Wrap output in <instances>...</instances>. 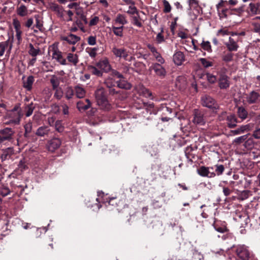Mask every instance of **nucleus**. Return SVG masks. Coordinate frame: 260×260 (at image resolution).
Masks as SVG:
<instances>
[{
    "label": "nucleus",
    "instance_id": "obj_1",
    "mask_svg": "<svg viewBox=\"0 0 260 260\" xmlns=\"http://www.w3.org/2000/svg\"><path fill=\"white\" fill-rule=\"evenodd\" d=\"M23 116V112L19 106H16L11 111H8L5 116V123L8 125H18Z\"/></svg>",
    "mask_w": 260,
    "mask_h": 260
},
{
    "label": "nucleus",
    "instance_id": "obj_2",
    "mask_svg": "<svg viewBox=\"0 0 260 260\" xmlns=\"http://www.w3.org/2000/svg\"><path fill=\"white\" fill-rule=\"evenodd\" d=\"M95 95L97 104L101 109L105 110H109L110 109L111 106L107 99L103 88L98 89L95 91Z\"/></svg>",
    "mask_w": 260,
    "mask_h": 260
},
{
    "label": "nucleus",
    "instance_id": "obj_3",
    "mask_svg": "<svg viewBox=\"0 0 260 260\" xmlns=\"http://www.w3.org/2000/svg\"><path fill=\"white\" fill-rule=\"evenodd\" d=\"M113 76L117 77L116 83L117 86L120 88L129 89L131 84L125 80L123 75L116 70H113Z\"/></svg>",
    "mask_w": 260,
    "mask_h": 260
},
{
    "label": "nucleus",
    "instance_id": "obj_4",
    "mask_svg": "<svg viewBox=\"0 0 260 260\" xmlns=\"http://www.w3.org/2000/svg\"><path fill=\"white\" fill-rule=\"evenodd\" d=\"M117 78L113 76V71L111 74L105 80L104 83L109 88V92L112 94H114L117 92L113 87L115 86Z\"/></svg>",
    "mask_w": 260,
    "mask_h": 260
},
{
    "label": "nucleus",
    "instance_id": "obj_5",
    "mask_svg": "<svg viewBox=\"0 0 260 260\" xmlns=\"http://www.w3.org/2000/svg\"><path fill=\"white\" fill-rule=\"evenodd\" d=\"M52 59L62 65L67 64L66 59L63 57L62 52L56 46H52Z\"/></svg>",
    "mask_w": 260,
    "mask_h": 260
},
{
    "label": "nucleus",
    "instance_id": "obj_6",
    "mask_svg": "<svg viewBox=\"0 0 260 260\" xmlns=\"http://www.w3.org/2000/svg\"><path fill=\"white\" fill-rule=\"evenodd\" d=\"M237 255L242 260H248L250 257V252L245 245H239L236 249Z\"/></svg>",
    "mask_w": 260,
    "mask_h": 260
},
{
    "label": "nucleus",
    "instance_id": "obj_7",
    "mask_svg": "<svg viewBox=\"0 0 260 260\" xmlns=\"http://www.w3.org/2000/svg\"><path fill=\"white\" fill-rule=\"evenodd\" d=\"M112 52L116 57L126 59L128 52L124 48H118L114 46L112 49Z\"/></svg>",
    "mask_w": 260,
    "mask_h": 260
},
{
    "label": "nucleus",
    "instance_id": "obj_8",
    "mask_svg": "<svg viewBox=\"0 0 260 260\" xmlns=\"http://www.w3.org/2000/svg\"><path fill=\"white\" fill-rule=\"evenodd\" d=\"M202 105L209 108H216L217 104L214 99L210 96L204 95L202 98Z\"/></svg>",
    "mask_w": 260,
    "mask_h": 260
},
{
    "label": "nucleus",
    "instance_id": "obj_9",
    "mask_svg": "<svg viewBox=\"0 0 260 260\" xmlns=\"http://www.w3.org/2000/svg\"><path fill=\"white\" fill-rule=\"evenodd\" d=\"M150 69L154 71L156 75L160 77H164L166 75V71L165 69L161 66L160 63H153L151 66Z\"/></svg>",
    "mask_w": 260,
    "mask_h": 260
},
{
    "label": "nucleus",
    "instance_id": "obj_10",
    "mask_svg": "<svg viewBox=\"0 0 260 260\" xmlns=\"http://www.w3.org/2000/svg\"><path fill=\"white\" fill-rule=\"evenodd\" d=\"M210 169L213 170V168H208L204 166L200 167L198 169V173L202 177L212 178L215 176L216 174L214 172H210Z\"/></svg>",
    "mask_w": 260,
    "mask_h": 260
},
{
    "label": "nucleus",
    "instance_id": "obj_11",
    "mask_svg": "<svg viewBox=\"0 0 260 260\" xmlns=\"http://www.w3.org/2000/svg\"><path fill=\"white\" fill-rule=\"evenodd\" d=\"M194 117L192 122L195 124L203 125L205 123V120L203 117V114L199 111L198 110L195 109L194 111Z\"/></svg>",
    "mask_w": 260,
    "mask_h": 260
},
{
    "label": "nucleus",
    "instance_id": "obj_12",
    "mask_svg": "<svg viewBox=\"0 0 260 260\" xmlns=\"http://www.w3.org/2000/svg\"><path fill=\"white\" fill-rule=\"evenodd\" d=\"M218 85L220 89H226L230 86L229 77L225 74L220 75Z\"/></svg>",
    "mask_w": 260,
    "mask_h": 260
},
{
    "label": "nucleus",
    "instance_id": "obj_13",
    "mask_svg": "<svg viewBox=\"0 0 260 260\" xmlns=\"http://www.w3.org/2000/svg\"><path fill=\"white\" fill-rule=\"evenodd\" d=\"M96 67L100 69L101 71L105 72H108L111 70V65L107 58H104L99 61L96 64Z\"/></svg>",
    "mask_w": 260,
    "mask_h": 260
},
{
    "label": "nucleus",
    "instance_id": "obj_14",
    "mask_svg": "<svg viewBox=\"0 0 260 260\" xmlns=\"http://www.w3.org/2000/svg\"><path fill=\"white\" fill-rule=\"evenodd\" d=\"M61 40L66 41L70 44L74 45L80 41V38L76 35L70 34L67 36H61Z\"/></svg>",
    "mask_w": 260,
    "mask_h": 260
},
{
    "label": "nucleus",
    "instance_id": "obj_15",
    "mask_svg": "<svg viewBox=\"0 0 260 260\" xmlns=\"http://www.w3.org/2000/svg\"><path fill=\"white\" fill-rule=\"evenodd\" d=\"M61 145V141L59 139L54 138L51 140L47 145V148L49 151L53 152L58 148Z\"/></svg>",
    "mask_w": 260,
    "mask_h": 260
},
{
    "label": "nucleus",
    "instance_id": "obj_16",
    "mask_svg": "<svg viewBox=\"0 0 260 260\" xmlns=\"http://www.w3.org/2000/svg\"><path fill=\"white\" fill-rule=\"evenodd\" d=\"M50 8L51 10L56 13L57 16L62 19H65V11L63 8L56 4H52Z\"/></svg>",
    "mask_w": 260,
    "mask_h": 260
},
{
    "label": "nucleus",
    "instance_id": "obj_17",
    "mask_svg": "<svg viewBox=\"0 0 260 260\" xmlns=\"http://www.w3.org/2000/svg\"><path fill=\"white\" fill-rule=\"evenodd\" d=\"M91 106V103L88 99H86L84 101H79L77 103V108L79 111H85L89 109Z\"/></svg>",
    "mask_w": 260,
    "mask_h": 260
},
{
    "label": "nucleus",
    "instance_id": "obj_18",
    "mask_svg": "<svg viewBox=\"0 0 260 260\" xmlns=\"http://www.w3.org/2000/svg\"><path fill=\"white\" fill-rule=\"evenodd\" d=\"M260 95L258 93L255 91H251L246 97V101L249 104L256 103L259 98Z\"/></svg>",
    "mask_w": 260,
    "mask_h": 260
},
{
    "label": "nucleus",
    "instance_id": "obj_19",
    "mask_svg": "<svg viewBox=\"0 0 260 260\" xmlns=\"http://www.w3.org/2000/svg\"><path fill=\"white\" fill-rule=\"evenodd\" d=\"M184 59V55L181 51L176 52L173 55L174 62L177 66L181 65Z\"/></svg>",
    "mask_w": 260,
    "mask_h": 260
},
{
    "label": "nucleus",
    "instance_id": "obj_20",
    "mask_svg": "<svg viewBox=\"0 0 260 260\" xmlns=\"http://www.w3.org/2000/svg\"><path fill=\"white\" fill-rule=\"evenodd\" d=\"M136 90L140 95L146 98L150 97L152 95L151 92L142 85H138L136 87Z\"/></svg>",
    "mask_w": 260,
    "mask_h": 260
},
{
    "label": "nucleus",
    "instance_id": "obj_21",
    "mask_svg": "<svg viewBox=\"0 0 260 260\" xmlns=\"http://www.w3.org/2000/svg\"><path fill=\"white\" fill-rule=\"evenodd\" d=\"M250 126L249 124L243 125L235 130L231 131V134L234 136L238 135L246 132H248L250 131Z\"/></svg>",
    "mask_w": 260,
    "mask_h": 260
},
{
    "label": "nucleus",
    "instance_id": "obj_22",
    "mask_svg": "<svg viewBox=\"0 0 260 260\" xmlns=\"http://www.w3.org/2000/svg\"><path fill=\"white\" fill-rule=\"evenodd\" d=\"M74 93L76 96L79 99H82L85 97L86 91L84 88L80 85H76L74 88Z\"/></svg>",
    "mask_w": 260,
    "mask_h": 260
},
{
    "label": "nucleus",
    "instance_id": "obj_23",
    "mask_svg": "<svg viewBox=\"0 0 260 260\" xmlns=\"http://www.w3.org/2000/svg\"><path fill=\"white\" fill-rule=\"evenodd\" d=\"M225 45L230 51H236L238 48L237 42L231 37L229 38V42L225 44Z\"/></svg>",
    "mask_w": 260,
    "mask_h": 260
},
{
    "label": "nucleus",
    "instance_id": "obj_24",
    "mask_svg": "<svg viewBox=\"0 0 260 260\" xmlns=\"http://www.w3.org/2000/svg\"><path fill=\"white\" fill-rule=\"evenodd\" d=\"M50 131L49 127L47 126H40L36 132V135L40 137H44L48 134Z\"/></svg>",
    "mask_w": 260,
    "mask_h": 260
},
{
    "label": "nucleus",
    "instance_id": "obj_25",
    "mask_svg": "<svg viewBox=\"0 0 260 260\" xmlns=\"http://www.w3.org/2000/svg\"><path fill=\"white\" fill-rule=\"evenodd\" d=\"M115 24H121V26L127 23V20L126 19V17L124 15L118 14L114 20Z\"/></svg>",
    "mask_w": 260,
    "mask_h": 260
},
{
    "label": "nucleus",
    "instance_id": "obj_26",
    "mask_svg": "<svg viewBox=\"0 0 260 260\" xmlns=\"http://www.w3.org/2000/svg\"><path fill=\"white\" fill-rule=\"evenodd\" d=\"M67 59L71 64L76 66L79 62L78 56L76 54L69 53L67 56Z\"/></svg>",
    "mask_w": 260,
    "mask_h": 260
},
{
    "label": "nucleus",
    "instance_id": "obj_27",
    "mask_svg": "<svg viewBox=\"0 0 260 260\" xmlns=\"http://www.w3.org/2000/svg\"><path fill=\"white\" fill-rule=\"evenodd\" d=\"M14 133V132L12 128L8 127L2 129L0 131V134L3 135L4 137H6V139H8L9 140L12 139V137Z\"/></svg>",
    "mask_w": 260,
    "mask_h": 260
},
{
    "label": "nucleus",
    "instance_id": "obj_28",
    "mask_svg": "<svg viewBox=\"0 0 260 260\" xmlns=\"http://www.w3.org/2000/svg\"><path fill=\"white\" fill-rule=\"evenodd\" d=\"M34 82V77L32 76H29L25 80L23 81V87L27 90H30L31 89Z\"/></svg>",
    "mask_w": 260,
    "mask_h": 260
},
{
    "label": "nucleus",
    "instance_id": "obj_29",
    "mask_svg": "<svg viewBox=\"0 0 260 260\" xmlns=\"http://www.w3.org/2000/svg\"><path fill=\"white\" fill-rule=\"evenodd\" d=\"M228 125L231 127H234L236 125L237 119L236 116L233 114H230L227 116Z\"/></svg>",
    "mask_w": 260,
    "mask_h": 260
},
{
    "label": "nucleus",
    "instance_id": "obj_30",
    "mask_svg": "<svg viewBox=\"0 0 260 260\" xmlns=\"http://www.w3.org/2000/svg\"><path fill=\"white\" fill-rule=\"evenodd\" d=\"M60 78L55 75H52L50 79V82L52 84L53 89L59 88Z\"/></svg>",
    "mask_w": 260,
    "mask_h": 260
},
{
    "label": "nucleus",
    "instance_id": "obj_31",
    "mask_svg": "<svg viewBox=\"0 0 260 260\" xmlns=\"http://www.w3.org/2000/svg\"><path fill=\"white\" fill-rule=\"evenodd\" d=\"M13 153V149L12 148L9 147L3 150L1 155V159L2 161L6 160L8 156H10Z\"/></svg>",
    "mask_w": 260,
    "mask_h": 260
},
{
    "label": "nucleus",
    "instance_id": "obj_32",
    "mask_svg": "<svg viewBox=\"0 0 260 260\" xmlns=\"http://www.w3.org/2000/svg\"><path fill=\"white\" fill-rule=\"evenodd\" d=\"M17 13L21 17H24L28 14L27 8L23 5H21L17 9Z\"/></svg>",
    "mask_w": 260,
    "mask_h": 260
},
{
    "label": "nucleus",
    "instance_id": "obj_33",
    "mask_svg": "<svg viewBox=\"0 0 260 260\" xmlns=\"http://www.w3.org/2000/svg\"><path fill=\"white\" fill-rule=\"evenodd\" d=\"M123 26H121L119 27L112 26V29L115 35L118 37H122L123 36Z\"/></svg>",
    "mask_w": 260,
    "mask_h": 260
},
{
    "label": "nucleus",
    "instance_id": "obj_34",
    "mask_svg": "<svg viewBox=\"0 0 260 260\" xmlns=\"http://www.w3.org/2000/svg\"><path fill=\"white\" fill-rule=\"evenodd\" d=\"M255 144V142L252 137L247 138V139L245 140L244 143V147L247 149H252L254 147Z\"/></svg>",
    "mask_w": 260,
    "mask_h": 260
},
{
    "label": "nucleus",
    "instance_id": "obj_35",
    "mask_svg": "<svg viewBox=\"0 0 260 260\" xmlns=\"http://www.w3.org/2000/svg\"><path fill=\"white\" fill-rule=\"evenodd\" d=\"M238 114L240 118L244 120L247 118L248 113L244 108L243 107H240L238 109Z\"/></svg>",
    "mask_w": 260,
    "mask_h": 260
},
{
    "label": "nucleus",
    "instance_id": "obj_36",
    "mask_svg": "<svg viewBox=\"0 0 260 260\" xmlns=\"http://www.w3.org/2000/svg\"><path fill=\"white\" fill-rule=\"evenodd\" d=\"M40 50L38 47L37 48H35L31 44H29V50L28 51L29 54L33 57H36L37 55L39 54Z\"/></svg>",
    "mask_w": 260,
    "mask_h": 260
},
{
    "label": "nucleus",
    "instance_id": "obj_37",
    "mask_svg": "<svg viewBox=\"0 0 260 260\" xmlns=\"http://www.w3.org/2000/svg\"><path fill=\"white\" fill-rule=\"evenodd\" d=\"M99 68L94 66H90L89 68L90 72L98 77H102L103 76V72L98 69Z\"/></svg>",
    "mask_w": 260,
    "mask_h": 260
},
{
    "label": "nucleus",
    "instance_id": "obj_38",
    "mask_svg": "<svg viewBox=\"0 0 260 260\" xmlns=\"http://www.w3.org/2000/svg\"><path fill=\"white\" fill-rule=\"evenodd\" d=\"M249 8L251 12L253 14H256L258 13V11L260 10V3H257L254 4L250 3L249 4Z\"/></svg>",
    "mask_w": 260,
    "mask_h": 260
},
{
    "label": "nucleus",
    "instance_id": "obj_39",
    "mask_svg": "<svg viewBox=\"0 0 260 260\" xmlns=\"http://www.w3.org/2000/svg\"><path fill=\"white\" fill-rule=\"evenodd\" d=\"M249 135V134H246L235 138L233 141V143H235L236 144H240L244 142H245Z\"/></svg>",
    "mask_w": 260,
    "mask_h": 260
},
{
    "label": "nucleus",
    "instance_id": "obj_40",
    "mask_svg": "<svg viewBox=\"0 0 260 260\" xmlns=\"http://www.w3.org/2000/svg\"><path fill=\"white\" fill-rule=\"evenodd\" d=\"M133 23L135 25L139 27H141L142 26L140 13H137V16L133 17Z\"/></svg>",
    "mask_w": 260,
    "mask_h": 260
},
{
    "label": "nucleus",
    "instance_id": "obj_41",
    "mask_svg": "<svg viewBox=\"0 0 260 260\" xmlns=\"http://www.w3.org/2000/svg\"><path fill=\"white\" fill-rule=\"evenodd\" d=\"M10 193V190L7 186L2 185L0 187V194L3 197H6Z\"/></svg>",
    "mask_w": 260,
    "mask_h": 260
},
{
    "label": "nucleus",
    "instance_id": "obj_42",
    "mask_svg": "<svg viewBox=\"0 0 260 260\" xmlns=\"http://www.w3.org/2000/svg\"><path fill=\"white\" fill-rule=\"evenodd\" d=\"M74 89L72 88L71 87H68L65 92V96L68 100L71 99L74 95Z\"/></svg>",
    "mask_w": 260,
    "mask_h": 260
},
{
    "label": "nucleus",
    "instance_id": "obj_43",
    "mask_svg": "<svg viewBox=\"0 0 260 260\" xmlns=\"http://www.w3.org/2000/svg\"><path fill=\"white\" fill-rule=\"evenodd\" d=\"M199 60L201 62L202 65L205 68H207L213 66V62L208 60L206 58H200Z\"/></svg>",
    "mask_w": 260,
    "mask_h": 260
},
{
    "label": "nucleus",
    "instance_id": "obj_44",
    "mask_svg": "<svg viewBox=\"0 0 260 260\" xmlns=\"http://www.w3.org/2000/svg\"><path fill=\"white\" fill-rule=\"evenodd\" d=\"M207 81L211 84L214 83L217 81L216 77L213 74L208 73L206 74Z\"/></svg>",
    "mask_w": 260,
    "mask_h": 260
},
{
    "label": "nucleus",
    "instance_id": "obj_45",
    "mask_svg": "<svg viewBox=\"0 0 260 260\" xmlns=\"http://www.w3.org/2000/svg\"><path fill=\"white\" fill-rule=\"evenodd\" d=\"M34 110V106H33V104L32 103L28 105L26 108V116L29 117L32 114Z\"/></svg>",
    "mask_w": 260,
    "mask_h": 260
},
{
    "label": "nucleus",
    "instance_id": "obj_46",
    "mask_svg": "<svg viewBox=\"0 0 260 260\" xmlns=\"http://www.w3.org/2000/svg\"><path fill=\"white\" fill-rule=\"evenodd\" d=\"M201 46L205 50L208 52H210L212 51L210 43L209 41H203L201 43Z\"/></svg>",
    "mask_w": 260,
    "mask_h": 260
},
{
    "label": "nucleus",
    "instance_id": "obj_47",
    "mask_svg": "<svg viewBox=\"0 0 260 260\" xmlns=\"http://www.w3.org/2000/svg\"><path fill=\"white\" fill-rule=\"evenodd\" d=\"M24 127L25 129L24 135L26 137L27 135L29 134L31 132L32 127V123L29 121L24 125Z\"/></svg>",
    "mask_w": 260,
    "mask_h": 260
},
{
    "label": "nucleus",
    "instance_id": "obj_48",
    "mask_svg": "<svg viewBox=\"0 0 260 260\" xmlns=\"http://www.w3.org/2000/svg\"><path fill=\"white\" fill-rule=\"evenodd\" d=\"M128 10H127V13L130 14H134L135 13H138L137 8L135 6V3L133 2L130 5L128 6Z\"/></svg>",
    "mask_w": 260,
    "mask_h": 260
},
{
    "label": "nucleus",
    "instance_id": "obj_49",
    "mask_svg": "<svg viewBox=\"0 0 260 260\" xmlns=\"http://www.w3.org/2000/svg\"><path fill=\"white\" fill-rule=\"evenodd\" d=\"M163 31L162 28L161 30V32H158L156 37V41L158 44H160L165 41L164 37L162 34Z\"/></svg>",
    "mask_w": 260,
    "mask_h": 260
},
{
    "label": "nucleus",
    "instance_id": "obj_50",
    "mask_svg": "<svg viewBox=\"0 0 260 260\" xmlns=\"http://www.w3.org/2000/svg\"><path fill=\"white\" fill-rule=\"evenodd\" d=\"M233 55L231 53H227L222 56V60L225 62H230L233 60Z\"/></svg>",
    "mask_w": 260,
    "mask_h": 260
},
{
    "label": "nucleus",
    "instance_id": "obj_51",
    "mask_svg": "<svg viewBox=\"0 0 260 260\" xmlns=\"http://www.w3.org/2000/svg\"><path fill=\"white\" fill-rule=\"evenodd\" d=\"M13 25L15 31L21 30V25L20 22L17 19H13Z\"/></svg>",
    "mask_w": 260,
    "mask_h": 260
},
{
    "label": "nucleus",
    "instance_id": "obj_52",
    "mask_svg": "<svg viewBox=\"0 0 260 260\" xmlns=\"http://www.w3.org/2000/svg\"><path fill=\"white\" fill-rule=\"evenodd\" d=\"M218 14V16L220 19L226 18L227 16L228 10L226 9H222L217 10Z\"/></svg>",
    "mask_w": 260,
    "mask_h": 260
},
{
    "label": "nucleus",
    "instance_id": "obj_53",
    "mask_svg": "<svg viewBox=\"0 0 260 260\" xmlns=\"http://www.w3.org/2000/svg\"><path fill=\"white\" fill-rule=\"evenodd\" d=\"M55 129L58 132H62L63 131L64 127L62 124L61 121L57 120L55 124Z\"/></svg>",
    "mask_w": 260,
    "mask_h": 260
},
{
    "label": "nucleus",
    "instance_id": "obj_54",
    "mask_svg": "<svg viewBox=\"0 0 260 260\" xmlns=\"http://www.w3.org/2000/svg\"><path fill=\"white\" fill-rule=\"evenodd\" d=\"M53 89L55 90V92L54 95V97H55L58 100L60 99L63 95L62 89L60 87Z\"/></svg>",
    "mask_w": 260,
    "mask_h": 260
},
{
    "label": "nucleus",
    "instance_id": "obj_55",
    "mask_svg": "<svg viewBox=\"0 0 260 260\" xmlns=\"http://www.w3.org/2000/svg\"><path fill=\"white\" fill-rule=\"evenodd\" d=\"M153 56L155 58L156 61L159 62L158 63L163 64L165 63V59L159 52H157L156 54H154Z\"/></svg>",
    "mask_w": 260,
    "mask_h": 260
},
{
    "label": "nucleus",
    "instance_id": "obj_56",
    "mask_svg": "<svg viewBox=\"0 0 260 260\" xmlns=\"http://www.w3.org/2000/svg\"><path fill=\"white\" fill-rule=\"evenodd\" d=\"M215 167H216L215 172H216L217 175L218 176L221 175L223 173V172L224 170V166L222 165H216Z\"/></svg>",
    "mask_w": 260,
    "mask_h": 260
},
{
    "label": "nucleus",
    "instance_id": "obj_57",
    "mask_svg": "<svg viewBox=\"0 0 260 260\" xmlns=\"http://www.w3.org/2000/svg\"><path fill=\"white\" fill-rule=\"evenodd\" d=\"M8 46V42H3L0 43V56H2L5 52L6 47Z\"/></svg>",
    "mask_w": 260,
    "mask_h": 260
},
{
    "label": "nucleus",
    "instance_id": "obj_58",
    "mask_svg": "<svg viewBox=\"0 0 260 260\" xmlns=\"http://www.w3.org/2000/svg\"><path fill=\"white\" fill-rule=\"evenodd\" d=\"M98 50L97 48H89L88 50H87V52H88L89 55L91 57H95L96 55V51Z\"/></svg>",
    "mask_w": 260,
    "mask_h": 260
},
{
    "label": "nucleus",
    "instance_id": "obj_59",
    "mask_svg": "<svg viewBox=\"0 0 260 260\" xmlns=\"http://www.w3.org/2000/svg\"><path fill=\"white\" fill-rule=\"evenodd\" d=\"M163 4L164 6V12L166 13H169L171 11V7L170 5L169 4V2L167 1L166 0L163 1Z\"/></svg>",
    "mask_w": 260,
    "mask_h": 260
},
{
    "label": "nucleus",
    "instance_id": "obj_60",
    "mask_svg": "<svg viewBox=\"0 0 260 260\" xmlns=\"http://www.w3.org/2000/svg\"><path fill=\"white\" fill-rule=\"evenodd\" d=\"M188 3L190 9H195L199 6L198 2L197 0H189Z\"/></svg>",
    "mask_w": 260,
    "mask_h": 260
},
{
    "label": "nucleus",
    "instance_id": "obj_61",
    "mask_svg": "<svg viewBox=\"0 0 260 260\" xmlns=\"http://www.w3.org/2000/svg\"><path fill=\"white\" fill-rule=\"evenodd\" d=\"M88 44L93 46L96 44V37L95 36H90L87 38Z\"/></svg>",
    "mask_w": 260,
    "mask_h": 260
},
{
    "label": "nucleus",
    "instance_id": "obj_62",
    "mask_svg": "<svg viewBox=\"0 0 260 260\" xmlns=\"http://www.w3.org/2000/svg\"><path fill=\"white\" fill-rule=\"evenodd\" d=\"M36 18V23L34 26H36V28L38 29L39 30H41L43 27V24L39 20L38 17L35 16Z\"/></svg>",
    "mask_w": 260,
    "mask_h": 260
},
{
    "label": "nucleus",
    "instance_id": "obj_63",
    "mask_svg": "<svg viewBox=\"0 0 260 260\" xmlns=\"http://www.w3.org/2000/svg\"><path fill=\"white\" fill-rule=\"evenodd\" d=\"M252 136L256 139H260V127H256L253 131Z\"/></svg>",
    "mask_w": 260,
    "mask_h": 260
},
{
    "label": "nucleus",
    "instance_id": "obj_64",
    "mask_svg": "<svg viewBox=\"0 0 260 260\" xmlns=\"http://www.w3.org/2000/svg\"><path fill=\"white\" fill-rule=\"evenodd\" d=\"M34 24V19L32 18H28L24 23V25L27 28H31Z\"/></svg>",
    "mask_w": 260,
    "mask_h": 260
}]
</instances>
